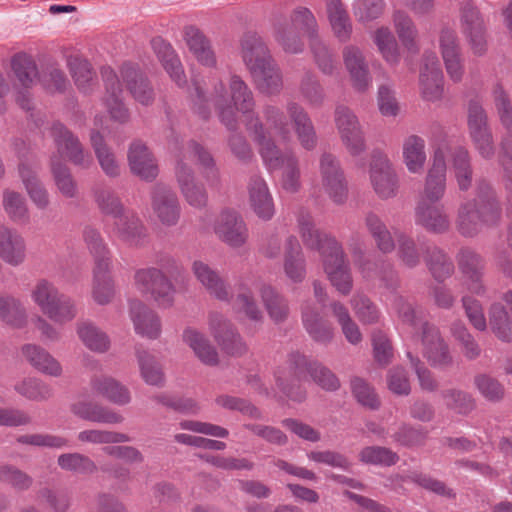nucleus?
<instances>
[{"label": "nucleus", "mask_w": 512, "mask_h": 512, "mask_svg": "<svg viewBox=\"0 0 512 512\" xmlns=\"http://www.w3.org/2000/svg\"><path fill=\"white\" fill-rule=\"evenodd\" d=\"M185 41L190 52L201 64L209 67L215 65L216 58L210 42L198 28L186 27Z\"/></svg>", "instance_id": "obj_45"}, {"label": "nucleus", "mask_w": 512, "mask_h": 512, "mask_svg": "<svg viewBox=\"0 0 512 512\" xmlns=\"http://www.w3.org/2000/svg\"><path fill=\"white\" fill-rule=\"evenodd\" d=\"M359 460L369 465L392 466L397 463L399 457L389 448L368 446L360 451Z\"/></svg>", "instance_id": "obj_63"}, {"label": "nucleus", "mask_w": 512, "mask_h": 512, "mask_svg": "<svg viewBox=\"0 0 512 512\" xmlns=\"http://www.w3.org/2000/svg\"><path fill=\"white\" fill-rule=\"evenodd\" d=\"M30 298L42 314L56 324H66L77 316L75 301L47 279H40L32 286Z\"/></svg>", "instance_id": "obj_5"}, {"label": "nucleus", "mask_w": 512, "mask_h": 512, "mask_svg": "<svg viewBox=\"0 0 512 512\" xmlns=\"http://www.w3.org/2000/svg\"><path fill=\"white\" fill-rule=\"evenodd\" d=\"M393 306L404 323L421 333L423 355L430 365L436 368L452 365L453 357L439 329L425 321L421 317L422 313L416 311L413 305L403 297H395Z\"/></svg>", "instance_id": "obj_3"}, {"label": "nucleus", "mask_w": 512, "mask_h": 512, "mask_svg": "<svg viewBox=\"0 0 512 512\" xmlns=\"http://www.w3.org/2000/svg\"><path fill=\"white\" fill-rule=\"evenodd\" d=\"M321 185L324 192L336 204H342L347 198V185L337 159L324 153L320 158Z\"/></svg>", "instance_id": "obj_15"}, {"label": "nucleus", "mask_w": 512, "mask_h": 512, "mask_svg": "<svg viewBox=\"0 0 512 512\" xmlns=\"http://www.w3.org/2000/svg\"><path fill=\"white\" fill-rule=\"evenodd\" d=\"M57 465L63 471L79 475H92L98 471L95 461L80 452L60 454L57 458Z\"/></svg>", "instance_id": "obj_51"}, {"label": "nucleus", "mask_w": 512, "mask_h": 512, "mask_svg": "<svg viewBox=\"0 0 512 512\" xmlns=\"http://www.w3.org/2000/svg\"><path fill=\"white\" fill-rule=\"evenodd\" d=\"M15 390L23 397L36 401H47L53 396L52 387L38 378H26L15 385Z\"/></svg>", "instance_id": "obj_60"}, {"label": "nucleus", "mask_w": 512, "mask_h": 512, "mask_svg": "<svg viewBox=\"0 0 512 512\" xmlns=\"http://www.w3.org/2000/svg\"><path fill=\"white\" fill-rule=\"evenodd\" d=\"M489 326L493 334L503 342L512 341V322L501 303H493L489 309Z\"/></svg>", "instance_id": "obj_56"}, {"label": "nucleus", "mask_w": 512, "mask_h": 512, "mask_svg": "<svg viewBox=\"0 0 512 512\" xmlns=\"http://www.w3.org/2000/svg\"><path fill=\"white\" fill-rule=\"evenodd\" d=\"M259 291L270 318L276 323L286 320L289 314L287 300L270 285L262 284Z\"/></svg>", "instance_id": "obj_53"}, {"label": "nucleus", "mask_w": 512, "mask_h": 512, "mask_svg": "<svg viewBox=\"0 0 512 512\" xmlns=\"http://www.w3.org/2000/svg\"><path fill=\"white\" fill-rule=\"evenodd\" d=\"M461 27L473 54L483 55L487 51L486 28L478 10L470 4L462 8Z\"/></svg>", "instance_id": "obj_20"}, {"label": "nucleus", "mask_w": 512, "mask_h": 512, "mask_svg": "<svg viewBox=\"0 0 512 512\" xmlns=\"http://www.w3.org/2000/svg\"><path fill=\"white\" fill-rule=\"evenodd\" d=\"M12 71L16 77L17 83L26 91H18L16 101L25 110L31 109L28 89L38 79V68L33 58L27 54H17L13 57Z\"/></svg>", "instance_id": "obj_22"}, {"label": "nucleus", "mask_w": 512, "mask_h": 512, "mask_svg": "<svg viewBox=\"0 0 512 512\" xmlns=\"http://www.w3.org/2000/svg\"><path fill=\"white\" fill-rule=\"evenodd\" d=\"M344 62L350 72L355 86L359 89H365L369 84L367 66L361 51L354 46H347L343 52Z\"/></svg>", "instance_id": "obj_52"}, {"label": "nucleus", "mask_w": 512, "mask_h": 512, "mask_svg": "<svg viewBox=\"0 0 512 512\" xmlns=\"http://www.w3.org/2000/svg\"><path fill=\"white\" fill-rule=\"evenodd\" d=\"M0 482L4 483L16 491L29 490L34 480L25 471L11 464L0 465Z\"/></svg>", "instance_id": "obj_62"}, {"label": "nucleus", "mask_w": 512, "mask_h": 512, "mask_svg": "<svg viewBox=\"0 0 512 512\" xmlns=\"http://www.w3.org/2000/svg\"><path fill=\"white\" fill-rule=\"evenodd\" d=\"M439 46L449 77L455 82L460 81L464 70L455 31L449 28L442 29L439 37Z\"/></svg>", "instance_id": "obj_25"}, {"label": "nucleus", "mask_w": 512, "mask_h": 512, "mask_svg": "<svg viewBox=\"0 0 512 512\" xmlns=\"http://www.w3.org/2000/svg\"><path fill=\"white\" fill-rule=\"evenodd\" d=\"M150 199L152 211L161 224L174 226L178 223L181 207L172 188L158 183L152 187Z\"/></svg>", "instance_id": "obj_13"}, {"label": "nucleus", "mask_w": 512, "mask_h": 512, "mask_svg": "<svg viewBox=\"0 0 512 512\" xmlns=\"http://www.w3.org/2000/svg\"><path fill=\"white\" fill-rule=\"evenodd\" d=\"M54 138L57 151L52 156H58L59 160L64 158L81 169H89L92 166L91 154L69 130H59Z\"/></svg>", "instance_id": "obj_21"}, {"label": "nucleus", "mask_w": 512, "mask_h": 512, "mask_svg": "<svg viewBox=\"0 0 512 512\" xmlns=\"http://www.w3.org/2000/svg\"><path fill=\"white\" fill-rule=\"evenodd\" d=\"M0 258L11 266H19L26 259V243L15 229L0 225Z\"/></svg>", "instance_id": "obj_28"}, {"label": "nucleus", "mask_w": 512, "mask_h": 512, "mask_svg": "<svg viewBox=\"0 0 512 512\" xmlns=\"http://www.w3.org/2000/svg\"><path fill=\"white\" fill-rule=\"evenodd\" d=\"M50 170L58 193L67 199L77 198L79 186L70 168L58 156H51Z\"/></svg>", "instance_id": "obj_39"}, {"label": "nucleus", "mask_w": 512, "mask_h": 512, "mask_svg": "<svg viewBox=\"0 0 512 512\" xmlns=\"http://www.w3.org/2000/svg\"><path fill=\"white\" fill-rule=\"evenodd\" d=\"M90 386L94 393L115 405L125 406L132 400L128 387L113 377L94 376L90 380Z\"/></svg>", "instance_id": "obj_34"}, {"label": "nucleus", "mask_w": 512, "mask_h": 512, "mask_svg": "<svg viewBox=\"0 0 512 512\" xmlns=\"http://www.w3.org/2000/svg\"><path fill=\"white\" fill-rule=\"evenodd\" d=\"M95 202L101 213L117 219L125 212L120 198L111 190L100 188L94 192Z\"/></svg>", "instance_id": "obj_64"}, {"label": "nucleus", "mask_w": 512, "mask_h": 512, "mask_svg": "<svg viewBox=\"0 0 512 512\" xmlns=\"http://www.w3.org/2000/svg\"><path fill=\"white\" fill-rule=\"evenodd\" d=\"M0 320L12 328L26 327L28 313L21 300L12 295H0Z\"/></svg>", "instance_id": "obj_47"}, {"label": "nucleus", "mask_w": 512, "mask_h": 512, "mask_svg": "<svg viewBox=\"0 0 512 512\" xmlns=\"http://www.w3.org/2000/svg\"><path fill=\"white\" fill-rule=\"evenodd\" d=\"M441 397L445 406L457 414L467 415L475 408V399L471 394L457 388L443 390Z\"/></svg>", "instance_id": "obj_59"}, {"label": "nucleus", "mask_w": 512, "mask_h": 512, "mask_svg": "<svg viewBox=\"0 0 512 512\" xmlns=\"http://www.w3.org/2000/svg\"><path fill=\"white\" fill-rule=\"evenodd\" d=\"M302 324L310 338L320 344H329L334 338V328L327 323L320 312L310 303L301 308Z\"/></svg>", "instance_id": "obj_30"}, {"label": "nucleus", "mask_w": 512, "mask_h": 512, "mask_svg": "<svg viewBox=\"0 0 512 512\" xmlns=\"http://www.w3.org/2000/svg\"><path fill=\"white\" fill-rule=\"evenodd\" d=\"M196 97L193 100V110L201 118L210 115V106H214L220 122L231 125L236 120L237 111L250 118L255 107L254 96L248 85L237 75L229 80V90L222 80L212 78L205 89L196 85Z\"/></svg>", "instance_id": "obj_1"}, {"label": "nucleus", "mask_w": 512, "mask_h": 512, "mask_svg": "<svg viewBox=\"0 0 512 512\" xmlns=\"http://www.w3.org/2000/svg\"><path fill=\"white\" fill-rule=\"evenodd\" d=\"M101 75L105 86L104 104L114 123L124 125L129 111L123 103V89L118 74L111 67H103Z\"/></svg>", "instance_id": "obj_14"}, {"label": "nucleus", "mask_w": 512, "mask_h": 512, "mask_svg": "<svg viewBox=\"0 0 512 512\" xmlns=\"http://www.w3.org/2000/svg\"><path fill=\"white\" fill-rule=\"evenodd\" d=\"M209 329L222 349L233 356L246 353L247 346L232 323L219 313L209 316Z\"/></svg>", "instance_id": "obj_17"}, {"label": "nucleus", "mask_w": 512, "mask_h": 512, "mask_svg": "<svg viewBox=\"0 0 512 512\" xmlns=\"http://www.w3.org/2000/svg\"><path fill=\"white\" fill-rule=\"evenodd\" d=\"M110 268L111 262L101 260L93 269L92 298L99 305L109 304L116 293Z\"/></svg>", "instance_id": "obj_37"}, {"label": "nucleus", "mask_w": 512, "mask_h": 512, "mask_svg": "<svg viewBox=\"0 0 512 512\" xmlns=\"http://www.w3.org/2000/svg\"><path fill=\"white\" fill-rule=\"evenodd\" d=\"M68 66L77 88L84 94L91 93L96 86V79L90 63L85 59L71 57Z\"/></svg>", "instance_id": "obj_55"}, {"label": "nucleus", "mask_w": 512, "mask_h": 512, "mask_svg": "<svg viewBox=\"0 0 512 512\" xmlns=\"http://www.w3.org/2000/svg\"><path fill=\"white\" fill-rule=\"evenodd\" d=\"M327 12L334 34L341 41L349 39L352 26L339 0H330L327 4Z\"/></svg>", "instance_id": "obj_58"}, {"label": "nucleus", "mask_w": 512, "mask_h": 512, "mask_svg": "<svg viewBox=\"0 0 512 512\" xmlns=\"http://www.w3.org/2000/svg\"><path fill=\"white\" fill-rule=\"evenodd\" d=\"M176 179L180 191L190 206L203 208L207 203V192L204 186L196 182L193 170L183 162L176 166Z\"/></svg>", "instance_id": "obj_29"}, {"label": "nucleus", "mask_w": 512, "mask_h": 512, "mask_svg": "<svg viewBox=\"0 0 512 512\" xmlns=\"http://www.w3.org/2000/svg\"><path fill=\"white\" fill-rule=\"evenodd\" d=\"M153 49L173 81L181 86L186 83L182 64L172 46L161 38L153 39Z\"/></svg>", "instance_id": "obj_42"}, {"label": "nucleus", "mask_w": 512, "mask_h": 512, "mask_svg": "<svg viewBox=\"0 0 512 512\" xmlns=\"http://www.w3.org/2000/svg\"><path fill=\"white\" fill-rule=\"evenodd\" d=\"M249 204L258 218L269 221L275 214L273 197L266 181L259 176H253L248 183Z\"/></svg>", "instance_id": "obj_26"}, {"label": "nucleus", "mask_w": 512, "mask_h": 512, "mask_svg": "<svg viewBox=\"0 0 512 512\" xmlns=\"http://www.w3.org/2000/svg\"><path fill=\"white\" fill-rule=\"evenodd\" d=\"M77 439L83 444L107 445L130 442L126 433L106 429H85L77 434Z\"/></svg>", "instance_id": "obj_57"}, {"label": "nucleus", "mask_w": 512, "mask_h": 512, "mask_svg": "<svg viewBox=\"0 0 512 512\" xmlns=\"http://www.w3.org/2000/svg\"><path fill=\"white\" fill-rule=\"evenodd\" d=\"M402 155L410 173H422L427 159L424 139L416 135L407 137L403 142Z\"/></svg>", "instance_id": "obj_46"}, {"label": "nucleus", "mask_w": 512, "mask_h": 512, "mask_svg": "<svg viewBox=\"0 0 512 512\" xmlns=\"http://www.w3.org/2000/svg\"><path fill=\"white\" fill-rule=\"evenodd\" d=\"M283 270L292 283H301L306 278V260L296 237L289 236L284 247Z\"/></svg>", "instance_id": "obj_33"}, {"label": "nucleus", "mask_w": 512, "mask_h": 512, "mask_svg": "<svg viewBox=\"0 0 512 512\" xmlns=\"http://www.w3.org/2000/svg\"><path fill=\"white\" fill-rule=\"evenodd\" d=\"M135 287L144 295H149L159 306L170 307L174 302L175 287L165 272L156 267L139 269L134 275Z\"/></svg>", "instance_id": "obj_9"}, {"label": "nucleus", "mask_w": 512, "mask_h": 512, "mask_svg": "<svg viewBox=\"0 0 512 512\" xmlns=\"http://www.w3.org/2000/svg\"><path fill=\"white\" fill-rule=\"evenodd\" d=\"M130 317L137 334L151 339L160 335L161 325L158 316L141 301L130 302Z\"/></svg>", "instance_id": "obj_36"}, {"label": "nucleus", "mask_w": 512, "mask_h": 512, "mask_svg": "<svg viewBox=\"0 0 512 512\" xmlns=\"http://www.w3.org/2000/svg\"><path fill=\"white\" fill-rule=\"evenodd\" d=\"M127 86V89L136 102L141 105H150L155 98L154 90L148 80L133 65L124 64L118 75Z\"/></svg>", "instance_id": "obj_32"}, {"label": "nucleus", "mask_w": 512, "mask_h": 512, "mask_svg": "<svg viewBox=\"0 0 512 512\" xmlns=\"http://www.w3.org/2000/svg\"><path fill=\"white\" fill-rule=\"evenodd\" d=\"M22 354L26 361L40 373L55 378L63 375L61 363L43 347L26 344L22 347Z\"/></svg>", "instance_id": "obj_35"}, {"label": "nucleus", "mask_w": 512, "mask_h": 512, "mask_svg": "<svg viewBox=\"0 0 512 512\" xmlns=\"http://www.w3.org/2000/svg\"><path fill=\"white\" fill-rule=\"evenodd\" d=\"M136 357L142 379L147 385L162 387L165 384V375L155 356L148 351L138 348Z\"/></svg>", "instance_id": "obj_49"}, {"label": "nucleus", "mask_w": 512, "mask_h": 512, "mask_svg": "<svg viewBox=\"0 0 512 512\" xmlns=\"http://www.w3.org/2000/svg\"><path fill=\"white\" fill-rule=\"evenodd\" d=\"M283 132V130H255V139L268 169L282 170V188L289 193H295L301 186L300 169L296 157L290 151L280 147V140L285 138Z\"/></svg>", "instance_id": "obj_4"}, {"label": "nucleus", "mask_w": 512, "mask_h": 512, "mask_svg": "<svg viewBox=\"0 0 512 512\" xmlns=\"http://www.w3.org/2000/svg\"><path fill=\"white\" fill-rule=\"evenodd\" d=\"M2 204L4 211L13 222L22 223L28 220V207L20 193L9 189L4 190Z\"/></svg>", "instance_id": "obj_61"}, {"label": "nucleus", "mask_w": 512, "mask_h": 512, "mask_svg": "<svg viewBox=\"0 0 512 512\" xmlns=\"http://www.w3.org/2000/svg\"><path fill=\"white\" fill-rule=\"evenodd\" d=\"M241 55L250 73L253 71V68L265 65L266 62L272 59L260 36L250 32L246 33L242 38Z\"/></svg>", "instance_id": "obj_38"}, {"label": "nucleus", "mask_w": 512, "mask_h": 512, "mask_svg": "<svg viewBox=\"0 0 512 512\" xmlns=\"http://www.w3.org/2000/svg\"><path fill=\"white\" fill-rule=\"evenodd\" d=\"M450 334L467 360L472 361L480 357L482 349L463 322L454 321L450 326Z\"/></svg>", "instance_id": "obj_54"}, {"label": "nucleus", "mask_w": 512, "mask_h": 512, "mask_svg": "<svg viewBox=\"0 0 512 512\" xmlns=\"http://www.w3.org/2000/svg\"><path fill=\"white\" fill-rule=\"evenodd\" d=\"M462 285L470 293L482 296L486 292L483 283L485 262L483 257L470 247L461 248L456 256Z\"/></svg>", "instance_id": "obj_12"}, {"label": "nucleus", "mask_w": 512, "mask_h": 512, "mask_svg": "<svg viewBox=\"0 0 512 512\" xmlns=\"http://www.w3.org/2000/svg\"><path fill=\"white\" fill-rule=\"evenodd\" d=\"M292 360L293 366L290 367L289 375L285 371H280L276 375L278 386L291 399L301 401L305 398L304 392L294 394L290 387L301 379L304 372H307L315 383L327 391H335L340 387L336 375L323 365L316 362L307 364L301 355H293Z\"/></svg>", "instance_id": "obj_6"}, {"label": "nucleus", "mask_w": 512, "mask_h": 512, "mask_svg": "<svg viewBox=\"0 0 512 512\" xmlns=\"http://www.w3.org/2000/svg\"><path fill=\"white\" fill-rule=\"evenodd\" d=\"M91 145L103 173L109 178H117L121 174V164L114 152L106 145L99 130L91 134Z\"/></svg>", "instance_id": "obj_41"}, {"label": "nucleus", "mask_w": 512, "mask_h": 512, "mask_svg": "<svg viewBox=\"0 0 512 512\" xmlns=\"http://www.w3.org/2000/svg\"><path fill=\"white\" fill-rule=\"evenodd\" d=\"M76 333L81 343L95 353H106L110 349V338L93 322L85 320L76 324Z\"/></svg>", "instance_id": "obj_40"}, {"label": "nucleus", "mask_w": 512, "mask_h": 512, "mask_svg": "<svg viewBox=\"0 0 512 512\" xmlns=\"http://www.w3.org/2000/svg\"><path fill=\"white\" fill-rule=\"evenodd\" d=\"M213 230L221 242L233 249L244 247L249 240L247 223L234 210H223L216 217Z\"/></svg>", "instance_id": "obj_11"}, {"label": "nucleus", "mask_w": 512, "mask_h": 512, "mask_svg": "<svg viewBox=\"0 0 512 512\" xmlns=\"http://www.w3.org/2000/svg\"><path fill=\"white\" fill-rule=\"evenodd\" d=\"M191 269L195 278L211 296L221 301L229 300V288L217 270L201 260L194 261Z\"/></svg>", "instance_id": "obj_31"}, {"label": "nucleus", "mask_w": 512, "mask_h": 512, "mask_svg": "<svg viewBox=\"0 0 512 512\" xmlns=\"http://www.w3.org/2000/svg\"><path fill=\"white\" fill-rule=\"evenodd\" d=\"M369 178L373 191L380 199L397 196L400 187L398 175L389 158L378 150L371 155Z\"/></svg>", "instance_id": "obj_10"}, {"label": "nucleus", "mask_w": 512, "mask_h": 512, "mask_svg": "<svg viewBox=\"0 0 512 512\" xmlns=\"http://www.w3.org/2000/svg\"><path fill=\"white\" fill-rule=\"evenodd\" d=\"M446 190V162L444 148L438 147L434 152L432 167L428 170L422 198L419 201L438 202Z\"/></svg>", "instance_id": "obj_23"}, {"label": "nucleus", "mask_w": 512, "mask_h": 512, "mask_svg": "<svg viewBox=\"0 0 512 512\" xmlns=\"http://www.w3.org/2000/svg\"><path fill=\"white\" fill-rule=\"evenodd\" d=\"M71 412L78 418L107 425H117L124 421V417L119 412L88 400H78L71 404Z\"/></svg>", "instance_id": "obj_24"}, {"label": "nucleus", "mask_w": 512, "mask_h": 512, "mask_svg": "<svg viewBox=\"0 0 512 512\" xmlns=\"http://www.w3.org/2000/svg\"><path fill=\"white\" fill-rule=\"evenodd\" d=\"M500 207L492 195L487 194V201L473 199L463 203L458 208L456 229L463 236H476L484 225H493L500 218Z\"/></svg>", "instance_id": "obj_7"}, {"label": "nucleus", "mask_w": 512, "mask_h": 512, "mask_svg": "<svg viewBox=\"0 0 512 512\" xmlns=\"http://www.w3.org/2000/svg\"><path fill=\"white\" fill-rule=\"evenodd\" d=\"M439 147L444 148V153L449 149L451 154L452 168L454 170L459 188L461 190H467L470 187L472 181V170L467 150L460 146L449 148L446 142L439 145Z\"/></svg>", "instance_id": "obj_48"}, {"label": "nucleus", "mask_w": 512, "mask_h": 512, "mask_svg": "<svg viewBox=\"0 0 512 512\" xmlns=\"http://www.w3.org/2000/svg\"><path fill=\"white\" fill-rule=\"evenodd\" d=\"M127 162L131 173L143 181L152 182L158 177L157 160L141 140H134L129 145Z\"/></svg>", "instance_id": "obj_18"}, {"label": "nucleus", "mask_w": 512, "mask_h": 512, "mask_svg": "<svg viewBox=\"0 0 512 512\" xmlns=\"http://www.w3.org/2000/svg\"><path fill=\"white\" fill-rule=\"evenodd\" d=\"M420 93L428 102H437L444 94L443 73L438 57L430 52L423 58L419 77Z\"/></svg>", "instance_id": "obj_16"}, {"label": "nucleus", "mask_w": 512, "mask_h": 512, "mask_svg": "<svg viewBox=\"0 0 512 512\" xmlns=\"http://www.w3.org/2000/svg\"><path fill=\"white\" fill-rule=\"evenodd\" d=\"M182 340L203 365L214 367L219 364V354L216 347L202 331L187 327L182 333Z\"/></svg>", "instance_id": "obj_27"}, {"label": "nucleus", "mask_w": 512, "mask_h": 512, "mask_svg": "<svg viewBox=\"0 0 512 512\" xmlns=\"http://www.w3.org/2000/svg\"><path fill=\"white\" fill-rule=\"evenodd\" d=\"M316 20L307 8L296 9L291 22L280 23L275 28V38L283 50L296 54L303 50V43L298 37L297 31L307 33L311 40L315 39Z\"/></svg>", "instance_id": "obj_8"}, {"label": "nucleus", "mask_w": 512, "mask_h": 512, "mask_svg": "<svg viewBox=\"0 0 512 512\" xmlns=\"http://www.w3.org/2000/svg\"><path fill=\"white\" fill-rule=\"evenodd\" d=\"M251 75L259 91L264 94L274 95L282 89V76L273 59L265 65L253 68Z\"/></svg>", "instance_id": "obj_43"}, {"label": "nucleus", "mask_w": 512, "mask_h": 512, "mask_svg": "<svg viewBox=\"0 0 512 512\" xmlns=\"http://www.w3.org/2000/svg\"><path fill=\"white\" fill-rule=\"evenodd\" d=\"M118 236L133 245H138L146 236V228L135 213H123L115 222Z\"/></svg>", "instance_id": "obj_50"}, {"label": "nucleus", "mask_w": 512, "mask_h": 512, "mask_svg": "<svg viewBox=\"0 0 512 512\" xmlns=\"http://www.w3.org/2000/svg\"><path fill=\"white\" fill-rule=\"evenodd\" d=\"M298 227L304 245L319 252L332 286L340 294L348 295L352 290L353 280L341 245L331 235L315 228L309 214L299 215Z\"/></svg>", "instance_id": "obj_2"}, {"label": "nucleus", "mask_w": 512, "mask_h": 512, "mask_svg": "<svg viewBox=\"0 0 512 512\" xmlns=\"http://www.w3.org/2000/svg\"><path fill=\"white\" fill-rule=\"evenodd\" d=\"M19 174L28 196L33 204L40 210H45L50 205L49 192L37 178L35 172L24 162L19 165Z\"/></svg>", "instance_id": "obj_44"}, {"label": "nucleus", "mask_w": 512, "mask_h": 512, "mask_svg": "<svg viewBox=\"0 0 512 512\" xmlns=\"http://www.w3.org/2000/svg\"><path fill=\"white\" fill-rule=\"evenodd\" d=\"M415 223L432 234H445L451 228L445 206L436 202L419 201L415 207Z\"/></svg>", "instance_id": "obj_19"}]
</instances>
